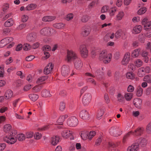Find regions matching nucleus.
I'll list each match as a JSON object with an SVG mask.
<instances>
[{
	"label": "nucleus",
	"mask_w": 151,
	"mask_h": 151,
	"mask_svg": "<svg viewBox=\"0 0 151 151\" xmlns=\"http://www.w3.org/2000/svg\"><path fill=\"white\" fill-rule=\"evenodd\" d=\"M14 133L13 131L10 134V136H6L4 138V140L9 144H14L17 140V139L19 141H22L25 139V136L23 134H19L17 135V137H14L16 132L14 131Z\"/></svg>",
	"instance_id": "1"
},
{
	"label": "nucleus",
	"mask_w": 151,
	"mask_h": 151,
	"mask_svg": "<svg viewBox=\"0 0 151 151\" xmlns=\"http://www.w3.org/2000/svg\"><path fill=\"white\" fill-rule=\"evenodd\" d=\"M112 55L111 53L107 54L106 50H103L99 55V59L105 64L109 63L111 60Z\"/></svg>",
	"instance_id": "2"
},
{
	"label": "nucleus",
	"mask_w": 151,
	"mask_h": 151,
	"mask_svg": "<svg viewBox=\"0 0 151 151\" xmlns=\"http://www.w3.org/2000/svg\"><path fill=\"white\" fill-rule=\"evenodd\" d=\"M78 58L77 54L72 50H68L65 60L68 62L75 60Z\"/></svg>",
	"instance_id": "3"
},
{
	"label": "nucleus",
	"mask_w": 151,
	"mask_h": 151,
	"mask_svg": "<svg viewBox=\"0 0 151 151\" xmlns=\"http://www.w3.org/2000/svg\"><path fill=\"white\" fill-rule=\"evenodd\" d=\"M55 32V30L51 28L45 27L41 29L40 34L42 35L50 36Z\"/></svg>",
	"instance_id": "4"
},
{
	"label": "nucleus",
	"mask_w": 151,
	"mask_h": 151,
	"mask_svg": "<svg viewBox=\"0 0 151 151\" xmlns=\"http://www.w3.org/2000/svg\"><path fill=\"white\" fill-rule=\"evenodd\" d=\"M150 71V68L149 66L139 68L138 70L137 75L139 77H142L145 74L149 73Z\"/></svg>",
	"instance_id": "5"
},
{
	"label": "nucleus",
	"mask_w": 151,
	"mask_h": 151,
	"mask_svg": "<svg viewBox=\"0 0 151 151\" xmlns=\"http://www.w3.org/2000/svg\"><path fill=\"white\" fill-rule=\"evenodd\" d=\"M79 50L81 56L83 58H85L88 55V51L86 46L84 45H80Z\"/></svg>",
	"instance_id": "6"
},
{
	"label": "nucleus",
	"mask_w": 151,
	"mask_h": 151,
	"mask_svg": "<svg viewBox=\"0 0 151 151\" xmlns=\"http://www.w3.org/2000/svg\"><path fill=\"white\" fill-rule=\"evenodd\" d=\"M110 134L115 137L120 135L121 134V131L120 129L116 126L112 127L109 130Z\"/></svg>",
	"instance_id": "7"
},
{
	"label": "nucleus",
	"mask_w": 151,
	"mask_h": 151,
	"mask_svg": "<svg viewBox=\"0 0 151 151\" xmlns=\"http://www.w3.org/2000/svg\"><path fill=\"white\" fill-rule=\"evenodd\" d=\"M78 120L74 116H72L69 118L67 121V124L70 127H75L78 124Z\"/></svg>",
	"instance_id": "8"
},
{
	"label": "nucleus",
	"mask_w": 151,
	"mask_h": 151,
	"mask_svg": "<svg viewBox=\"0 0 151 151\" xmlns=\"http://www.w3.org/2000/svg\"><path fill=\"white\" fill-rule=\"evenodd\" d=\"M91 94L89 93H87L84 95L83 99L82 102L85 106H87L89 104L91 99Z\"/></svg>",
	"instance_id": "9"
},
{
	"label": "nucleus",
	"mask_w": 151,
	"mask_h": 151,
	"mask_svg": "<svg viewBox=\"0 0 151 151\" xmlns=\"http://www.w3.org/2000/svg\"><path fill=\"white\" fill-rule=\"evenodd\" d=\"M94 75L89 73H86L85 74V76L94 78L96 76L98 78H99L103 75V73L101 72L100 69H97L94 73Z\"/></svg>",
	"instance_id": "10"
},
{
	"label": "nucleus",
	"mask_w": 151,
	"mask_h": 151,
	"mask_svg": "<svg viewBox=\"0 0 151 151\" xmlns=\"http://www.w3.org/2000/svg\"><path fill=\"white\" fill-rule=\"evenodd\" d=\"M142 24L144 26V29L147 30L151 29V22L149 21L147 18H145L142 20Z\"/></svg>",
	"instance_id": "11"
},
{
	"label": "nucleus",
	"mask_w": 151,
	"mask_h": 151,
	"mask_svg": "<svg viewBox=\"0 0 151 151\" xmlns=\"http://www.w3.org/2000/svg\"><path fill=\"white\" fill-rule=\"evenodd\" d=\"M79 116L82 119L85 120H88L89 119V114L86 110H83L80 112Z\"/></svg>",
	"instance_id": "12"
},
{
	"label": "nucleus",
	"mask_w": 151,
	"mask_h": 151,
	"mask_svg": "<svg viewBox=\"0 0 151 151\" xmlns=\"http://www.w3.org/2000/svg\"><path fill=\"white\" fill-rule=\"evenodd\" d=\"M12 37H7L2 39L0 41V48H1L5 46L13 40Z\"/></svg>",
	"instance_id": "13"
},
{
	"label": "nucleus",
	"mask_w": 151,
	"mask_h": 151,
	"mask_svg": "<svg viewBox=\"0 0 151 151\" xmlns=\"http://www.w3.org/2000/svg\"><path fill=\"white\" fill-rule=\"evenodd\" d=\"M69 67L68 65H63L61 69L62 75L65 77L68 76L69 73Z\"/></svg>",
	"instance_id": "14"
},
{
	"label": "nucleus",
	"mask_w": 151,
	"mask_h": 151,
	"mask_svg": "<svg viewBox=\"0 0 151 151\" xmlns=\"http://www.w3.org/2000/svg\"><path fill=\"white\" fill-rule=\"evenodd\" d=\"M144 129L143 127H139L134 131H130L131 134L135 136H139L141 135L143 133Z\"/></svg>",
	"instance_id": "15"
},
{
	"label": "nucleus",
	"mask_w": 151,
	"mask_h": 151,
	"mask_svg": "<svg viewBox=\"0 0 151 151\" xmlns=\"http://www.w3.org/2000/svg\"><path fill=\"white\" fill-rule=\"evenodd\" d=\"M91 30L90 28L86 26L83 27L81 29V34L83 37H86L90 34Z\"/></svg>",
	"instance_id": "16"
},
{
	"label": "nucleus",
	"mask_w": 151,
	"mask_h": 151,
	"mask_svg": "<svg viewBox=\"0 0 151 151\" xmlns=\"http://www.w3.org/2000/svg\"><path fill=\"white\" fill-rule=\"evenodd\" d=\"M53 68V65L52 64V63H49L44 69V73L45 74L47 75L50 73H51L52 71Z\"/></svg>",
	"instance_id": "17"
},
{
	"label": "nucleus",
	"mask_w": 151,
	"mask_h": 151,
	"mask_svg": "<svg viewBox=\"0 0 151 151\" xmlns=\"http://www.w3.org/2000/svg\"><path fill=\"white\" fill-rule=\"evenodd\" d=\"M130 53H126L124 56V58L122 61V63L123 65H126L129 63L130 59Z\"/></svg>",
	"instance_id": "18"
},
{
	"label": "nucleus",
	"mask_w": 151,
	"mask_h": 151,
	"mask_svg": "<svg viewBox=\"0 0 151 151\" xmlns=\"http://www.w3.org/2000/svg\"><path fill=\"white\" fill-rule=\"evenodd\" d=\"M43 49L45 55L44 58H45V59H46L48 58L50 56L49 53L48 52H47V51L50 50L51 47L49 45H45L44 46Z\"/></svg>",
	"instance_id": "19"
},
{
	"label": "nucleus",
	"mask_w": 151,
	"mask_h": 151,
	"mask_svg": "<svg viewBox=\"0 0 151 151\" xmlns=\"http://www.w3.org/2000/svg\"><path fill=\"white\" fill-rule=\"evenodd\" d=\"M74 65L75 68L77 70L81 69L83 65L81 60L78 58L75 60Z\"/></svg>",
	"instance_id": "20"
},
{
	"label": "nucleus",
	"mask_w": 151,
	"mask_h": 151,
	"mask_svg": "<svg viewBox=\"0 0 151 151\" xmlns=\"http://www.w3.org/2000/svg\"><path fill=\"white\" fill-rule=\"evenodd\" d=\"M142 102L141 99L139 98H135L133 100V103L135 106L138 109H139Z\"/></svg>",
	"instance_id": "21"
},
{
	"label": "nucleus",
	"mask_w": 151,
	"mask_h": 151,
	"mask_svg": "<svg viewBox=\"0 0 151 151\" xmlns=\"http://www.w3.org/2000/svg\"><path fill=\"white\" fill-rule=\"evenodd\" d=\"M139 144L136 142L129 147L127 149V151H137L139 149Z\"/></svg>",
	"instance_id": "22"
},
{
	"label": "nucleus",
	"mask_w": 151,
	"mask_h": 151,
	"mask_svg": "<svg viewBox=\"0 0 151 151\" xmlns=\"http://www.w3.org/2000/svg\"><path fill=\"white\" fill-rule=\"evenodd\" d=\"M73 134V132L72 131L65 129L62 131L61 134L63 137L67 138L72 135Z\"/></svg>",
	"instance_id": "23"
},
{
	"label": "nucleus",
	"mask_w": 151,
	"mask_h": 151,
	"mask_svg": "<svg viewBox=\"0 0 151 151\" xmlns=\"http://www.w3.org/2000/svg\"><path fill=\"white\" fill-rule=\"evenodd\" d=\"M136 94L138 97L141 96L143 93V90L142 88L140 86H138L135 90Z\"/></svg>",
	"instance_id": "24"
},
{
	"label": "nucleus",
	"mask_w": 151,
	"mask_h": 151,
	"mask_svg": "<svg viewBox=\"0 0 151 151\" xmlns=\"http://www.w3.org/2000/svg\"><path fill=\"white\" fill-rule=\"evenodd\" d=\"M59 140L60 138L58 136H53L51 138V143L53 145H55L58 143Z\"/></svg>",
	"instance_id": "25"
},
{
	"label": "nucleus",
	"mask_w": 151,
	"mask_h": 151,
	"mask_svg": "<svg viewBox=\"0 0 151 151\" xmlns=\"http://www.w3.org/2000/svg\"><path fill=\"white\" fill-rule=\"evenodd\" d=\"M137 143L141 146H144L147 144V141L145 138L141 137L137 140Z\"/></svg>",
	"instance_id": "26"
},
{
	"label": "nucleus",
	"mask_w": 151,
	"mask_h": 151,
	"mask_svg": "<svg viewBox=\"0 0 151 151\" xmlns=\"http://www.w3.org/2000/svg\"><path fill=\"white\" fill-rule=\"evenodd\" d=\"M36 38V34L35 33H31L27 35V38L29 41H34Z\"/></svg>",
	"instance_id": "27"
},
{
	"label": "nucleus",
	"mask_w": 151,
	"mask_h": 151,
	"mask_svg": "<svg viewBox=\"0 0 151 151\" xmlns=\"http://www.w3.org/2000/svg\"><path fill=\"white\" fill-rule=\"evenodd\" d=\"M142 29V27L140 25L136 26L133 28L132 32L135 34L139 33L141 31Z\"/></svg>",
	"instance_id": "28"
},
{
	"label": "nucleus",
	"mask_w": 151,
	"mask_h": 151,
	"mask_svg": "<svg viewBox=\"0 0 151 151\" xmlns=\"http://www.w3.org/2000/svg\"><path fill=\"white\" fill-rule=\"evenodd\" d=\"M55 18V17L54 16H46L43 17L42 20L44 22H50L54 20Z\"/></svg>",
	"instance_id": "29"
},
{
	"label": "nucleus",
	"mask_w": 151,
	"mask_h": 151,
	"mask_svg": "<svg viewBox=\"0 0 151 151\" xmlns=\"http://www.w3.org/2000/svg\"><path fill=\"white\" fill-rule=\"evenodd\" d=\"M148 52L146 51H142L141 55L143 58V60L144 62L146 63H147L148 62L149 58L148 57Z\"/></svg>",
	"instance_id": "30"
},
{
	"label": "nucleus",
	"mask_w": 151,
	"mask_h": 151,
	"mask_svg": "<svg viewBox=\"0 0 151 151\" xmlns=\"http://www.w3.org/2000/svg\"><path fill=\"white\" fill-rule=\"evenodd\" d=\"M13 93L10 90H8L6 91L5 95V98L8 99L11 98L13 96Z\"/></svg>",
	"instance_id": "31"
},
{
	"label": "nucleus",
	"mask_w": 151,
	"mask_h": 151,
	"mask_svg": "<svg viewBox=\"0 0 151 151\" xmlns=\"http://www.w3.org/2000/svg\"><path fill=\"white\" fill-rule=\"evenodd\" d=\"M105 111L104 109L102 108L101 109L98 111L97 115V118L98 119H99L101 118V117L103 115Z\"/></svg>",
	"instance_id": "32"
},
{
	"label": "nucleus",
	"mask_w": 151,
	"mask_h": 151,
	"mask_svg": "<svg viewBox=\"0 0 151 151\" xmlns=\"http://www.w3.org/2000/svg\"><path fill=\"white\" fill-rule=\"evenodd\" d=\"M140 50H141L139 48L135 49L132 52V56L135 58L137 57L139 55Z\"/></svg>",
	"instance_id": "33"
},
{
	"label": "nucleus",
	"mask_w": 151,
	"mask_h": 151,
	"mask_svg": "<svg viewBox=\"0 0 151 151\" xmlns=\"http://www.w3.org/2000/svg\"><path fill=\"white\" fill-rule=\"evenodd\" d=\"M12 127L9 124H6L4 125V131L6 133L9 132L11 131Z\"/></svg>",
	"instance_id": "34"
},
{
	"label": "nucleus",
	"mask_w": 151,
	"mask_h": 151,
	"mask_svg": "<svg viewBox=\"0 0 151 151\" xmlns=\"http://www.w3.org/2000/svg\"><path fill=\"white\" fill-rule=\"evenodd\" d=\"M42 96L44 97H50L51 96L50 92L46 90H43L41 93Z\"/></svg>",
	"instance_id": "35"
},
{
	"label": "nucleus",
	"mask_w": 151,
	"mask_h": 151,
	"mask_svg": "<svg viewBox=\"0 0 151 151\" xmlns=\"http://www.w3.org/2000/svg\"><path fill=\"white\" fill-rule=\"evenodd\" d=\"M133 96V94L132 93H126L124 95V97L125 99L127 101H130Z\"/></svg>",
	"instance_id": "36"
},
{
	"label": "nucleus",
	"mask_w": 151,
	"mask_h": 151,
	"mask_svg": "<svg viewBox=\"0 0 151 151\" xmlns=\"http://www.w3.org/2000/svg\"><path fill=\"white\" fill-rule=\"evenodd\" d=\"M124 15V13L122 11L119 12L118 14L116 15V19L117 20H121Z\"/></svg>",
	"instance_id": "37"
},
{
	"label": "nucleus",
	"mask_w": 151,
	"mask_h": 151,
	"mask_svg": "<svg viewBox=\"0 0 151 151\" xmlns=\"http://www.w3.org/2000/svg\"><path fill=\"white\" fill-rule=\"evenodd\" d=\"M30 99L33 101H36L38 98V96L35 94H31L29 96Z\"/></svg>",
	"instance_id": "38"
},
{
	"label": "nucleus",
	"mask_w": 151,
	"mask_h": 151,
	"mask_svg": "<svg viewBox=\"0 0 151 151\" xmlns=\"http://www.w3.org/2000/svg\"><path fill=\"white\" fill-rule=\"evenodd\" d=\"M68 116L67 115H65L60 116L57 121L58 123H62L64 121L65 119L67 118Z\"/></svg>",
	"instance_id": "39"
},
{
	"label": "nucleus",
	"mask_w": 151,
	"mask_h": 151,
	"mask_svg": "<svg viewBox=\"0 0 151 151\" xmlns=\"http://www.w3.org/2000/svg\"><path fill=\"white\" fill-rule=\"evenodd\" d=\"M36 5L34 4H32L27 6L25 8L27 10L29 11L33 10L35 9L36 7Z\"/></svg>",
	"instance_id": "40"
},
{
	"label": "nucleus",
	"mask_w": 151,
	"mask_h": 151,
	"mask_svg": "<svg viewBox=\"0 0 151 151\" xmlns=\"http://www.w3.org/2000/svg\"><path fill=\"white\" fill-rule=\"evenodd\" d=\"M13 24V21L12 19H8L4 23V26L6 27H9Z\"/></svg>",
	"instance_id": "41"
},
{
	"label": "nucleus",
	"mask_w": 151,
	"mask_h": 151,
	"mask_svg": "<svg viewBox=\"0 0 151 151\" xmlns=\"http://www.w3.org/2000/svg\"><path fill=\"white\" fill-rule=\"evenodd\" d=\"M123 35H125L124 32L122 30H119L116 33L115 36L116 38H119Z\"/></svg>",
	"instance_id": "42"
},
{
	"label": "nucleus",
	"mask_w": 151,
	"mask_h": 151,
	"mask_svg": "<svg viewBox=\"0 0 151 151\" xmlns=\"http://www.w3.org/2000/svg\"><path fill=\"white\" fill-rule=\"evenodd\" d=\"M143 81L148 83H151V75H148L145 76L143 79Z\"/></svg>",
	"instance_id": "43"
},
{
	"label": "nucleus",
	"mask_w": 151,
	"mask_h": 151,
	"mask_svg": "<svg viewBox=\"0 0 151 151\" xmlns=\"http://www.w3.org/2000/svg\"><path fill=\"white\" fill-rule=\"evenodd\" d=\"M65 25V24L62 23H58L53 24V27L57 29H61L64 27Z\"/></svg>",
	"instance_id": "44"
},
{
	"label": "nucleus",
	"mask_w": 151,
	"mask_h": 151,
	"mask_svg": "<svg viewBox=\"0 0 151 151\" xmlns=\"http://www.w3.org/2000/svg\"><path fill=\"white\" fill-rule=\"evenodd\" d=\"M42 88V86L41 85H39L34 87L32 90L34 92H38L40 91Z\"/></svg>",
	"instance_id": "45"
},
{
	"label": "nucleus",
	"mask_w": 151,
	"mask_h": 151,
	"mask_svg": "<svg viewBox=\"0 0 151 151\" xmlns=\"http://www.w3.org/2000/svg\"><path fill=\"white\" fill-rule=\"evenodd\" d=\"M147 11V8L145 7H143L140 9L137 12V14L141 15L144 14Z\"/></svg>",
	"instance_id": "46"
},
{
	"label": "nucleus",
	"mask_w": 151,
	"mask_h": 151,
	"mask_svg": "<svg viewBox=\"0 0 151 151\" xmlns=\"http://www.w3.org/2000/svg\"><path fill=\"white\" fill-rule=\"evenodd\" d=\"M48 78L47 76H42L38 78L37 83H40L44 81L45 80Z\"/></svg>",
	"instance_id": "47"
},
{
	"label": "nucleus",
	"mask_w": 151,
	"mask_h": 151,
	"mask_svg": "<svg viewBox=\"0 0 151 151\" xmlns=\"http://www.w3.org/2000/svg\"><path fill=\"white\" fill-rule=\"evenodd\" d=\"M135 66L137 67L141 66L142 64V62L140 59L137 60L134 62Z\"/></svg>",
	"instance_id": "48"
},
{
	"label": "nucleus",
	"mask_w": 151,
	"mask_h": 151,
	"mask_svg": "<svg viewBox=\"0 0 151 151\" xmlns=\"http://www.w3.org/2000/svg\"><path fill=\"white\" fill-rule=\"evenodd\" d=\"M86 81L87 83H90L93 84L94 85H96V83L95 80L92 78H87Z\"/></svg>",
	"instance_id": "49"
},
{
	"label": "nucleus",
	"mask_w": 151,
	"mask_h": 151,
	"mask_svg": "<svg viewBox=\"0 0 151 151\" xmlns=\"http://www.w3.org/2000/svg\"><path fill=\"white\" fill-rule=\"evenodd\" d=\"M116 10V8H112L109 10V15L111 17H112L114 15L115 12Z\"/></svg>",
	"instance_id": "50"
},
{
	"label": "nucleus",
	"mask_w": 151,
	"mask_h": 151,
	"mask_svg": "<svg viewBox=\"0 0 151 151\" xmlns=\"http://www.w3.org/2000/svg\"><path fill=\"white\" fill-rule=\"evenodd\" d=\"M126 76L127 78L133 79L134 78V74L132 72L128 73L126 74Z\"/></svg>",
	"instance_id": "51"
},
{
	"label": "nucleus",
	"mask_w": 151,
	"mask_h": 151,
	"mask_svg": "<svg viewBox=\"0 0 151 151\" xmlns=\"http://www.w3.org/2000/svg\"><path fill=\"white\" fill-rule=\"evenodd\" d=\"M146 131L147 133L148 134L151 133V122L147 125Z\"/></svg>",
	"instance_id": "52"
},
{
	"label": "nucleus",
	"mask_w": 151,
	"mask_h": 151,
	"mask_svg": "<svg viewBox=\"0 0 151 151\" xmlns=\"http://www.w3.org/2000/svg\"><path fill=\"white\" fill-rule=\"evenodd\" d=\"M96 133L95 131H91L88 134V139L91 140L92 138L95 135Z\"/></svg>",
	"instance_id": "53"
},
{
	"label": "nucleus",
	"mask_w": 151,
	"mask_h": 151,
	"mask_svg": "<svg viewBox=\"0 0 151 151\" xmlns=\"http://www.w3.org/2000/svg\"><path fill=\"white\" fill-rule=\"evenodd\" d=\"M73 17V15L72 13H70L67 14L66 16V19L69 21L72 20Z\"/></svg>",
	"instance_id": "54"
},
{
	"label": "nucleus",
	"mask_w": 151,
	"mask_h": 151,
	"mask_svg": "<svg viewBox=\"0 0 151 151\" xmlns=\"http://www.w3.org/2000/svg\"><path fill=\"white\" fill-rule=\"evenodd\" d=\"M81 136L82 138L84 140L86 139L87 138H88V134L87 133H82Z\"/></svg>",
	"instance_id": "55"
},
{
	"label": "nucleus",
	"mask_w": 151,
	"mask_h": 151,
	"mask_svg": "<svg viewBox=\"0 0 151 151\" xmlns=\"http://www.w3.org/2000/svg\"><path fill=\"white\" fill-rule=\"evenodd\" d=\"M89 19L87 15L83 16L81 18V21L83 22H87Z\"/></svg>",
	"instance_id": "56"
},
{
	"label": "nucleus",
	"mask_w": 151,
	"mask_h": 151,
	"mask_svg": "<svg viewBox=\"0 0 151 151\" xmlns=\"http://www.w3.org/2000/svg\"><path fill=\"white\" fill-rule=\"evenodd\" d=\"M9 7V5L8 4L5 3L2 6V10L3 11H5Z\"/></svg>",
	"instance_id": "57"
},
{
	"label": "nucleus",
	"mask_w": 151,
	"mask_h": 151,
	"mask_svg": "<svg viewBox=\"0 0 151 151\" xmlns=\"http://www.w3.org/2000/svg\"><path fill=\"white\" fill-rule=\"evenodd\" d=\"M109 9L108 6H103L101 10V12L102 13H104L106 12Z\"/></svg>",
	"instance_id": "58"
},
{
	"label": "nucleus",
	"mask_w": 151,
	"mask_h": 151,
	"mask_svg": "<svg viewBox=\"0 0 151 151\" xmlns=\"http://www.w3.org/2000/svg\"><path fill=\"white\" fill-rule=\"evenodd\" d=\"M109 146L112 147V148H116V147L117 146V144L114 142H111L109 143Z\"/></svg>",
	"instance_id": "59"
},
{
	"label": "nucleus",
	"mask_w": 151,
	"mask_h": 151,
	"mask_svg": "<svg viewBox=\"0 0 151 151\" xmlns=\"http://www.w3.org/2000/svg\"><path fill=\"white\" fill-rule=\"evenodd\" d=\"M65 107V103L63 102H61L60 104V109L61 111H63Z\"/></svg>",
	"instance_id": "60"
},
{
	"label": "nucleus",
	"mask_w": 151,
	"mask_h": 151,
	"mask_svg": "<svg viewBox=\"0 0 151 151\" xmlns=\"http://www.w3.org/2000/svg\"><path fill=\"white\" fill-rule=\"evenodd\" d=\"M31 47V46L28 44H24L23 47L24 50L26 51L29 50Z\"/></svg>",
	"instance_id": "61"
},
{
	"label": "nucleus",
	"mask_w": 151,
	"mask_h": 151,
	"mask_svg": "<svg viewBox=\"0 0 151 151\" xmlns=\"http://www.w3.org/2000/svg\"><path fill=\"white\" fill-rule=\"evenodd\" d=\"M117 98L118 100L120 102L123 101V97L121 93H119L117 95Z\"/></svg>",
	"instance_id": "62"
},
{
	"label": "nucleus",
	"mask_w": 151,
	"mask_h": 151,
	"mask_svg": "<svg viewBox=\"0 0 151 151\" xmlns=\"http://www.w3.org/2000/svg\"><path fill=\"white\" fill-rule=\"evenodd\" d=\"M134 89V87L131 85H129L128 87L127 91L128 92H132L133 91Z\"/></svg>",
	"instance_id": "63"
},
{
	"label": "nucleus",
	"mask_w": 151,
	"mask_h": 151,
	"mask_svg": "<svg viewBox=\"0 0 151 151\" xmlns=\"http://www.w3.org/2000/svg\"><path fill=\"white\" fill-rule=\"evenodd\" d=\"M102 139L101 137H99L96 140V145L97 146L99 145L101 142Z\"/></svg>",
	"instance_id": "64"
}]
</instances>
